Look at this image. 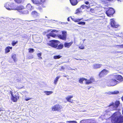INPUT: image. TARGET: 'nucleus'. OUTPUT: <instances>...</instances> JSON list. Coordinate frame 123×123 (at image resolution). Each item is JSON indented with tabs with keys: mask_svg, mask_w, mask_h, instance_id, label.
Instances as JSON below:
<instances>
[{
	"mask_svg": "<svg viewBox=\"0 0 123 123\" xmlns=\"http://www.w3.org/2000/svg\"><path fill=\"white\" fill-rule=\"evenodd\" d=\"M111 121L112 123H123V116L119 111L114 113L111 117Z\"/></svg>",
	"mask_w": 123,
	"mask_h": 123,
	"instance_id": "nucleus-1",
	"label": "nucleus"
},
{
	"mask_svg": "<svg viewBox=\"0 0 123 123\" xmlns=\"http://www.w3.org/2000/svg\"><path fill=\"white\" fill-rule=\"evenodd\" d=\"M46 0H31L33 3L38 5H41V6L37 8V9L40 11H41L42 10L43 8L44 7L43 6V4L45 2Z\"/></svg>",
	"mask_w": 123,
	"mask_h": 123,
	"instance_id": "nucleus-2",
	"label": "nucleus"
},
{
	"mask_svg": "<svg viewBox=\"0 0 123 123\" xmlns=\"http://www.w3.org/2000/svg\"><path fill=\"white\" fill-rule=\"evenodd\" d=\"M62 33L61 34L60 33H58V37L59 39L65 41L67 38V32L66 31H61L60 32Z\"/></svg>",
	"mask_w": 123,
	"mask_h": 123,
	"instance_id": "nucleus-3",
	"label": "nucleus"
},
{
	"mask_svg": "<svg viewBox=\"0 0 123 123\" xmlns=\"http://www.w3.org/2000/svg\"><path fill=\"white\" fill-rule=\"evenodd\" d=\"M119 83L117 80L114 79H110L107 82V84L109 86H113L116 85Z\"/></svg>",
	"mask_w": 123,
	"mask_h": 123,
	"instance_id": "nucleus-4",
	"label": "nucleus"
},
{
	"mask_svg": "<svg viewBox=\"0 0 123 123\" xmlns=\"http://www.w3.org/2000/svg\"><path fill=\"white\" fill-rule=\"evenodd\" d=\"M59 41L56 40H52L50 41V43H48V45L54 48H56L58 45Z\"/></svg>",
	"mask_w": 123,
	"mask_h": 123,
	"instance_id": "nucleus-5",
	"label": "nucleus"
},
{
	"mask_svg": "<svg viewBox=\"0 0 123 123\" xmlns=\"http://www.w3.org/2000/svg\"><path fill=\"white\" fill-rule=\"evenodd\" d=\"M120 104V103L119 101L117 100L115 102V103L112 102L110 103L108 106L110 107L111 106H113V110L116 111L117 110V108L119 106Z\"/></svg>",
	"mask_w": 123,
	"mask_h": 123,
	"instance_id": "nucleus-6",
	"label": "nucleus"
},
{
	"mask_svg": "<svg viewBox=\"0 0 123 123\" xmlns=\"http://www.w3.org/2000/svg\"><path fill=\"white\" fill-rule=\"evenodd\" d=\"M115 12V11L114 9L112 8H110L108 10L106 11L105 13L107 16L111 17Z\"/></svg>",
	"mask_w": 123,
	"mask_h": 123,
	"instance_id": "nucleus-7",
	"label": "nucleus"
},
{
	"mask_svg": "<svg viewBox=\"0 0 123 123\" xmlns=\"http://www.w3.org/2000/svg\"><path fill=\"white\" fill-rule=\"evenodd\" d=\"M15 94L11 96V99L14 102H16L17 100L19 99L20 98V96L18 92H15Z\"/></svg>",
	"mask_w": 123,
	"mask_h": 123,
	"instance_id": "nucleus-8",
	"label": "nucleus"
},
{
	"mask_svg": "<svg viewBox=\"0 0 123 123\" xmlns=\"http://www.w3.org/2000/svg\"><path fill=\"white\" fill-rule=\"evenodd\" d=\"M110 25L111 26L114 28H117L119 26V25L116 22L113 18L110 19Z\"/></svg>",
	"mask_w": 123,
	"mask_h": 123,
	"instance_id": "nucleus-9",
	"label": "nucleus"
},
{
	"mask_svg": "<svg viewBox=\"0 0 123 123\" xmlns=\"http://www.w3.org/2000/svg\"><path fill=\"white\" fill-rule=\"evenodd\" d=\"M108 72L109 71L107 70L103 69L99 73L98 76L100 77H102L104 75L107 74Z\"/></svg>",
	"mask_w": 123,
	"mask_h": 123,
	"instance_id": "nucleus-10",
	"label": "nucleus"
},
{
	"mask_svg": "<svg viewBox=\"0 0 123 123\" xmlns=\"http://www.w3.org/2000/svg\"><path fill=\"white\" fill-rule=\"evenodd\" d=\"M51 108L52 111H58L61 109V106L59 104H56L52 107Z\"/></svg>",
	"mask_w": 123,
	"mask_h": 123,
	"instance_id": "nucleus-11",
	"label": "nucleus"
},
{
	"mask_svg": "<svg viewBox=\"0 0 123 123\" xmlns=\"http://www.w3.org/2000/svg\"><path fill=\"white\" fill-rule=\"evenodd\" d=\"M114 77L118 82H120L123 81V77L120 75L117 74L114 75Z\"/></svg>",
	"mask_w": 123,
	"mask_h": 123,
	"instance_id": "nucleus-12",
	"label": "nucleus"
},
{
	"mask_svg": "<svg viewBox=\"0 0 123 123\" xmlns=\"http://www.w3.org/2000/svg\"><path fill=\"white\" fill-rule=\"evenodd\" d=\"M58 32V31L53 30L51 31L50 33L51 35V37H58V34H56L54 33H57Z\"/></svg>",
	"mask_w": 123,
	"mask_h": 123,
	"instance_id": "nucleus-13",
	"label": "nucleus"
},
{
	"mask_svg": "<svg viewBox=\"0 0 123 123\" xmlns=\"http://www.w3.org/2000/svg\"><path fill=\"white\" fill-rule=\"evenodd\" d=\"M85 84H89L92 83L95 81V80L94 78L93 77L90 78L88 80L87 79V80H86Z\"/></svg>",
	"mask_w": 123,
	"mask_h": 123,
	"instance_id": "nucleus-14",
	"label": "nucleus"
},
{
	"mask_svg": "<svg viewBox=\"0 0 123 123\" xmlns=\"http://www.w3.org/2000/svg\"><path fill=\"white\" fill-rule=\"evenodd\" d=\"M102 65L101 64H100L95 63L93 64L92 67L94 69H97L101 68Z\"/></svg>",
	"mask_w": 123,
	"mask_h": 123,
	"instance_id": "nucleus-15",
	"label": "nucleus"
},
{
	"mask_svg": "<svg viewBox=\"0 0 123 123\" xmlns=\"http://www.w3.org/2000/svg\"><path fill=\"white\" fill-rule=\"evenodd\" d=\"M73 97V95L68 96L66 97L65 98L66 100L69 103H73V100L71 99V98Z\"/></svg>",
	"mask_w": 123,
	"mask_h": 123,
	"instance_id": "nucleus-16",
	"label": "nucleus"
},
{
	"mask_svg": "<svg viewBox=\"0 0 123 123\" xmlns=\"http://www.w3.org/2000/svg\"><path fill=\"white\" fill-rule=\"evenodd\" d=\"M25 8V7L24 6L22 5H19L17 6L15 9V10L20 11L24 9Z\"/></svg>",
	"mask_w": 123,
	"mask_h": 123,
	"instance_id": "nucleus-17",
	"label": "nucleus"
},
{
	"mask_svg": "<svg viewBox=\"0 0 123 123\" xmlns=\"http://www.w3.org/2000/svg\"><path fill=\"white\" fill-rule=\"evenodd\" d=\"M73 42H72L69 43L65 42L64 44V46L65 47L68 48H69L73 44Z\"/></svg>",
	"mask_w": 123,
	"mask_h": 123,
	"instance_id": "nucleus-18",
	"label": "nucleus"
},
{
	"mask_svg": "<svg viewBox=\"0 0 123 123\" xmlns=\"http://www.w3.org/2000/svg\"><path fill=\"white\" fill-rule=\"evenodd\" d=\"M11 4L7 3L5 4V6L7 9L10 10L12 9V7L11 6Z\"/></svg>",
	"mask_w": 123,
	"mask_h": 123,
	"instance_id": "nucleus-19",
	"label": "nucleus"
},
{
	"mask_svg": "<svg viewBox=\"0 0 123 123\" xmlns=\"http://www.w3.org/2000/svg\"><path fill=\"white\" fill-rule=\"evenodd\" d=\"M71 5L72 6H75L78 3L77 0H69Z\"/></svg>",
	"mask_w": 123,
	"mask_h": 123,
	"instance_id": "nucleus-20",
	"label": "nucleus"
},
{
	"mask_svg": "<svg viewBox=\"0 0 123 123\" xmlns=\"http://www.w3.org/2000/svg\"><path fill=\"white\" fill-rule=\"evenodd\" d=\"M31 14V15L33 17H37L39 16V13L36 11H32Z\"/></svg>",
	"mask_w": 123,
	"mask_h": 123,
	"instance_id": "nucleus-21",
	"label": "nucleus"
},
{
	"mask_svg": "<svg viewBox=\"0 0 123 123\" xmlns=\"http://www.w3.org/2000/svg\"><path fill=\"white\" fill-rule=\"evenodd\" d=\"M12 49V47L7 46L6 47L5 49V53H7L10 51V49Z\"/></svg>",
	"mask_w": 123,
	"mask_h": 123,
	"instance_id": "nucleus-22",
	"label": "nucleus"
},
{
	"mask_svg": "<svg viewBox=\"0 0 123 123\" xmlns=\"http://www.w3.org/2000/svg\"><path fill=\"white\" fill-rule=\"evenodd\" d=\"M14 1L17 3L20 4L23 3L25 0H14Z\"/></svg>",
	"mask_w": 123,
	"mask_h": 123,
	"instance_id": "nucleus-23",
	"label": "nucleus"
},
{
	"mask_svg": "<svg viewBox=\"0 0 123 123\" xmlns=\"http://www.w3.org/2000/svg\"><path fill=\"white\" fill-rule=\"evenodd\" d=\"M86 80H87V79H85V78H81L79 79V82L81 84H83V81Z\"/></svg>",
	"mask_w": 123,
	"mask_h": 123,
	"instance_id": "nucleus-24",
	"label": "nucleus"
},
{
	"mask_svg": "<svg viewBox=\"0 0 123 123\" xmlns=\"http://www.w3.org/2000/svg\"><path fill=\"white\" fill-rule=\"evenodd\" d=\"M82 12V9H81V8H80L77 9L76 10L75 13L78 14Z\"/></svg>",
	"mask_w": 123,
	"mask_h": 123,
	"instance_id": "nucleus-25",
	"label": "nucleus"
},
{
	"mask_svg": "<svg viewBox=\"0 0 123 123\" xmlns=\"http://www.w3.org/2000/svg\"><path fill=\"white\" fill-rule=\"evenodd\" d=\"M32 7V6L30 4H28L26 6V8L28 10L31 11Z\"/></svg>",
	"mask_w": 123,
	"mask_h": 123,
	"instance_id": "nucleus-26",
	"label": "nucleus"
},
{
	"mask_svg": "<svg viewBox=\"0 0 123 123\" xmlns=\"http://www.w3.org/2000/svg\"><path fill=\"white\" fill-rule=\"evenodd\" d=\"M63 45L61 43L58 45H57L56 49H61L63 48Z\"/></svg>",
	"mask_w": 123,
	"mask_h": 123,
	"instance_id": "nucleus-27",
	"label": "nucleus"
},
{
	"mask_svg": "<svg viewBox=\"0 0 123 123\" xmlns=\"http://www.w3.org/2000/svg\"><path fill=\"white\" fill-rule=\"evenodd\" d=\"M60 78V76H58L54 80V83L55 85H56L57 84V82L58 80V79Z\"/></svg>",
	"mask_w": 123,
	"mask_h": 123,
	"instance_id": "nucleus-28",
	"label": "nucleus"
},
{
	"mask_svg": "<svg viewBox=\"0 0 123 123\" xmlns=\"http://www.w3.org/2000/svg\"><path fill=\"white\" fill-rule=\"evenodd\" d=\"M44 93H46L47 95H49L53 93L52 91H45Z\"/></svg>",
	"mask_w": 123,
	"mask_h": 123,
	"instance_id": "nucleus-29",
	"label": "nucleus"
},
{
	"mask_svg": "<svg viewBox=\"0 0 123 123\" xmlns=\"http://www.w3.org/2000/svg\"><path fill=\"white\" fill-rule=\"evenodd\" d=\"M62 56L60 55H55L53 56V58L55 59H59L62 57Z\"/></svg>",
	"mask_w": 123,
	"mask_h": 123,
	"instance_id": "nucleus-30",
	"label": "nucleus"
},
{
	"mask_svg": "<svg viewBox=\"0 0 123 123\" xmlns=\"http://www.w3.org/2000/svg\"><path fill=\"white\" fill-rule=\"evenodd\" d=\"M12 57L13 59L14 62H16V55L15 54H13L12 56Z\"/></svg>",
	"mask_w": 123,
	"mask_h": 123,
	"instance_id": "nucleus-31",
	"label": "nucleus"
},
{
	"mask_svg": "<svg viewBox=\"0 0 123 123\" xmlns=\"http://www.w3.org/2000/svg\"><path fill=\"white\" fill-rule=\"evenodd\" d=\"M82 19H72V20L74 22H79Z\"/></svg>",
	"mask_w": 123,
	"mask_h": 123,
	"instance_id": "nucleus-32",
	"label": "nucleus"
},
{
	"mask_svg": "<svg viewBox=\"0 0 123 123\" xmlns=\"http://www.w3.org/2000/svg\"><path fill=\"white\" fill-rule=\"evenodd\" d=\"M18 42L17 41H13L12 42V44L13 46H15L17 43H18Z\"/></svg>",
	"mask_w": 123,
	"mask_h": 123,
	"instance_id": "nucleus-33",
	"label": "nucleus"
},
{
	"mask_svg": "<svg viewBox=\"0 0 123 123\" xmlns=\"http://www.w3.org/2000/svg\"><path fill=\"white\" fill-rule=\"evenodd\" d=\"M28 50L29 53H32L34 51V49L33 48H29L28 49Z\"/></svg>",
	"mask_w": 123,
	"mask_h": 123,
	"instance_id": "nucleus-34",
	"label": "nucleus"
},
{
	"mask_svg": "<svg viewBox=\"0 0 123 123\" xmlns=\"http://www.w3.org/2000/svg\"><path fill=\"white\" fill-rule=\"evenodd\" d=\"M85 22H79L78 24L79 25H85Z\"/></svg>",
	"mask_w": 123,
	"mask_h": 123,
	"instance_id": "nucleus-35",
	"label": "nucleus"
},
{
	"mask_svg": "<svg viewBox=\"0 0 123 123\" xmlns=\"http://www.w3.org/2000/svg\"><path fill=\"white\" fill-rule=\"evenodd\" d=\"M90 12L92 13H95V10L91 8L90 10Z\"/></svg>",
	"mask_w": 123,
	"mask_h": 123,
	"instance_id": "nucleus-36",
	"label": "nucleus"
},
{
	"mask_svg": "<svg viewBox=\"0 0 123 123\" xmlns=\"http://www.w3.org/2000/svg\"><path fill=\"white\" fill-rule=\"evenodd\" d=\"M119 92V91H115L113 92H111V93L112 94H116L118 93Z\"/></svg>",
	"mask_w": 123,
	"mask_h": 123,
	"instance_id": "nucleus-37",
	"label": "nucleus"
},
{
	"mask_svg": "<svg viewBox=\"0 0 123 123\" xmlns=\"http://www.w3.org/2000/svg\"><path fill=\"white\" fill-rule=\"evenodd\" d=\"M41 55H42V54L41 53H38L37 54V55L38 56L40 59H42V58L41 57Z\"/></svg>",
	"mask_w": 123,
	"mask_h": 123,
	"instance_id": "nucleus-38",
	"label": "nucleus"
},
{
	"mask_svg": "<svg viewBox=\"0 0 123 123\" xmlns=\"http://www.w3.org/2000/svg\"><path fill=\"white\" fill-rule=\"evenodd\" d=\"M116 46H117L118 48H123V44L122 45H116Z\"/></svg>",
	"mask_w": 123,
	"mask_h": 123,
	"instance_id": "nucleus-39",
	"label": "nucleus"
},
{
	"mask_svg": "<svg viewBox=\"0 0 123 123\" xmlns=\"http://www.w3.org/2000/svg\"><path fill=\"white\" fill-rule=\"evenodd\" d=\"M79 48L81 49H83L84 48V46L83 45H81L79 47Z\"/></svg>",
	"mask_w": 123,
	"mask_h": 123,
	"instance_id": "nucleus-40",
	"label": "nucleus"
},
{
	"mask_svg": "<svg viewBox=\"0 0 123 123\" xmlns=\"http://www.w3.org/2000/svg\"><path fill=\"white\" fill-rule=\"evenodd\" d=\"M67 123H77L76 121H67Z\"/></svg>",
	"mask_w": 123,
	"mask_h": 123,
	"instance_id": "nucleus-41",
	"label": "nucleus"
},
{
	"mask_svg": "<svg viewBox=\"0 0 123 123\" xmlns=\"http://www.w3.org/2000/svg\"><path fill=\"white\" fill-rule=\"evenodd\" d=\"M80 8H81V9H82L85 8V5H82L81 6H80Z\"/></svg>",
	"mask_w": 123,
	"mask_h": 123,
	"instance_id": "nucleus-42",
	"label": "nucleus"
},
{
	"mask_svg": "<svg viewBox=\"0 0 123 123\" xmlns=\"http://www.w3.org/2000/svg\"><path fill=\"white\" fill-rule=\"evenodd\" d=\"M46 36L47 37V38L48 39H49L50 38V37L51 36V35L50 33L49 34L47 35Z\"/></svg>",
	"mask_w": 123,
	"mask_h": 123,
	"instance_id": "nucleus-43",
	"label": "nucleus"
},
{
	"mask_svg": "<svg viewBox=\"0 0 123 123\" xmlns=\"http://www.w3.org/2000/svg\"><path fill=\"white\" fill-rule=\"evenodd\" d=\"M65 68V67L63 66H62L61 67V68H60V70H64Z\"/></svg>",
	"mask_w": 123,
	"mask_h": 123,
	"instance_id": "nucleus-44",
	"label": "nucleus"
},
{
	"mask_svg": "<svg viewBox=\"0 0 123 123\" xmlns=\"http://www.w3.org/2000/svg\"><path fill=\"white\" fill-rule=\"evenodd\" d=\"M89 1V3H90V4L92 3L93 2V0H88Z\"/></svg>",
	"mask_w": 123,
	"mask_h": 123,
	"instance_id": "nucleus-45",
	"label": "nucleus"
},
{
	"mask_svg": "<svg viewBox=\"0 0 123 123\" xmlns=\"http://www.w3.org/2000/svg\"><path fill=\"white\" fill-rule=\"evenodd\" d=\"M85 3L86 5H88L89 4V2L87 1H85Z\"/></svg>",
	"mask_w": 123,
	"mask_h": 123,
	"instance_id": "nucleus-46",
	"label": "nucleus"
},
{
	"mask_svg": "<svg viewBox=\"0 0 123 123\" xmlns=\"http://www.w3.org/2000/svg\"><path fill=\"white\" fill-rule=\"evenodd\" d=\"M85 8H86L87 9H88L90 7L89 6H86L85 5Z\"/></svg>",
	"mask_w": 123,
	"mask_h": 123,
	"instance_id": "nucleus-47",
	"label": "nucleus"
},
{
	"mask_svg": "<svg viewBox=\"0 0 123 123\" xmlns=\"http://www.w3.org/2000/svg\"><path fill=\"white\" fill-rule=\"evenodd\" d=\"M33 58V57L32 55L31 56H29L28 57V58L29 59H30L31 58Z\"/></svg>",
	"mask_w": 123,
	"mask_h": 123,
	"instance_id": "nucleus-48",
	"label": "nucleus"
},
{
	"mask_svg": "<svg viewBox=\"0 0 123 123\" xmlns=\"http://www.w3.org/2000/svg\"><path fill=\"white\" fill-rule=\"evenodd\" d=\"M10 94H11V96H13V92L12 91H10Z\"/></svg>",
	"mask_w": 123,
	"mask_h": 123,
	"instance_id": "nucleus-49",
	"label": "nucleus"
},
{
	"mask_svg": "<svg viewBox=\"0 0 123 123\" xmlns=\"http://www.w3.org/2000/svg\"><path fill=\"white\" fill-rule=\"evenodd\" d=\"M31 98H25V100L26 101H27Z\"/></svg>",
	"mask_w": 123,
	"mask_h": 123,
	"instance_id": "nucleus-50",
	"label": "nucleus"
},
{
	"mask_svg": "<svg viewBox=\"0 0 123 123\" xmlns=\"http://www.w3.org/2000/svg\"><path fill=\"white\" fill-rule=\"evenodd\" d=\"M24 87V86H23L22 87H19V88H18L19 89H21L22 88H23V87Z\"/></svg>",
	"mask_w": 123,
	"mask_h": 123,
	"instance_id": "nucleus-51",
	"label": "nucleus"
},
{
	"mask_svg": "<svg viewBox=\"0 0 123 123\" xmlns=\"http://www.w3.org/2000/svg\"><path fill=\"white\" fill-rule=\"evenodd\" d=\"M121 99L122 100L123 102V96H122V97H121Z\"/></svg>",
	"mask_w": 123,
	"mask_h": 123,
	"instance_id": "nucleus-52",
	"label": "nucleus"
},
{
	"mask_svg": "<svg viewBox=\"0 0 123 123\" xmlns=\"http://www.w3.org/2000/svg\"><path fill=\"white\" fill-rule=\"evenodd\" d=\"M68 21H69L70 19H69V17L67 19Z\"/></svg>",
	"mask_w": 123,
	"mask_h": 123,
	"instance_id": "nucleus-53",
	"label": "nucleus"
},
{
	"mask_svg": "<svg viewBox=\"0 0 123 123\" xmlns=\"http://www.w3.org/2000/svg\"><path fill=\"white\" fill-rule=\"evenodd\" d=\"M31 21H34V20H31Z\"/></svg>",
	"mask_w": 123,
	"mask_h": 123,
	"instance_id": "nucleus-54",
	"label": "nucleus"
},
{
	"mask_svg": "<svg viewBox=\"0 0 123 123\" xmlns=\"http://www.w3.org/2000/svg\"><path fill=\"white\" fill-rule=\"evenodd\" d=\"M24 12H23V13H24ZM24 13H25V12H24Z\"/></svg>",
	"mask_w": 123,
	"mask_h": 123,
	"instance_id": "nucleus-55",
	"label": "nucleus"
},
{
	"mask_svg": "<svg viewBox=\"0 0 123 123\" xmlns=\"http://www.w3.org/2000/svg\"><path fill=\"white\" fill-rule=\"evenodd\" d=\"M1 111V110H0V112Z\"/></svg>",
	"mask_w": 123,
	"mask_h": 123,
	"instance_id": "nucleus-56",
	"label": "nucleus"
}]
</instances>
